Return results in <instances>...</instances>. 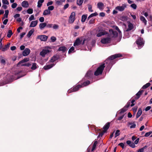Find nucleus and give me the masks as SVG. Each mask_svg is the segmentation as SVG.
<instances>
[{"label":"nucleus","instance_id":"46","mask_svg":"<svg viewBox=\"0 0 152 152\" xmlns=\"http://www.w3.org/2000/svg\"><path fill=\"white\" fill-rule=\"evenodd\" d=\"M127 110V108L126 107H125L121 110L120 113H124L125 111H126Z\"/></svg>","mask_w":152,"mask_h":152},{"label":"nucleus","instance_id":"39","mask_svg":"<svg viewBox=\"0 0 152 152\" xmlns=\"http://www.w3.org/2000/svg\"><path fill=\"white\" fill-rule=\"evenodd\" d=\"M87 18V15H83L82 16L81 21L83 22H84Z\"/></svg>","mask_w":152,"mask_h":152},{"label":"nucleus","instance_id":"64","mask_svg":"<svg viewBox=\"0 0 152 152\" xmlns=\"http://www.w3.org/2000/svg\"><path fill=\"white\" fill-rule=\"evenodd\" d=\"M16 9L18 11H20L22 10V8L21 7H18Z\"/></svg>","mask_w":152,"mask_h":152},{"label":"nucleus","instance_id":"35","mask_svg":"<svg viewBox=\"0 0 152 152\" xmlns=\"http://www.w3.org/2000/svg\"><path fill=\"white\" fill-rule=\"evenodd\" d=\"M37 68V64L35 63H33L31 69L33 70H34Z\"/></svg>","mask_w":152,"mask_h":152},{"label":"nucleus","instance_id":"12","mask_svg":"<svg viewBox=\"0 0 152 152\" xmlns=\"http://www.w3.org/2000/svg\"><path fill=\"white\" fill-rule=\"evenodd\" d=\"M110 122H108L103 127V131H104V132H106L108 130V129H109L110 126Z\"/></svg>","mask_w":152,"mask_h":152},{"label":"nucleus","instance_id":"9","mask_svg":"<svg viewBox=\"0 0 152 152\" xmlns=\"http://www.w3.org/2000/svg\"><path fill=\"white\" fill-rule=\"evenodd\" d=\"M50 52V51L48 49H43L40 52V54L42 57H44L46 54Z\"/></svg>","mask_w":152,"mask_h":152},{"label":"nucleus","instance_id":"23","mask_svg":"<svg viewBox=\"0 0 152 152\" xmlns=\"http://www.w3.org/2000/svg\"><path fill=\"white\" fill-rule=\"evenodd\" d=\"M44 2V0H39L37 3V7L39 8L42 5V3Z\"/></svg>","mask_w":152,"mask_h":152},{"label":"nucleus","instance_id":"24","mask_svg":"<svg viewBox=\"0 0 152 152\" xmlns=\"http://www.w3.org/2000/svg\"><path fill=\"white\" fill-rule=\"evenodd\" d=\"M29 60L28 58H25L22 60V61H20L19 62H18L17 64V66H18V65L20 64H21L22 63H23L24 62H26L27 61H28Z\"/></svg>","mask_w":152,"mask_h":152},{"label":"nucleus","instance_id":"49","mask_svg":"<svg viewBox=\"0 0 152 152\" xmlns=\"http://www.w3.org/2000/svg\"><path fill=\"white\" fill-rule=\"evenodd\" d=\"M119 132L120 130H116L115 134V137H116L119 135Z\"/></svg>","mask_w":152,"mask_h":152},{"label":"nucleus","instance_id":"54","mask_svg":"<svg viewBox=\"0 0 152 152\" xmlns=\"http://www.w3.org/2000/svg\"><path fill=\"white\" fill-rule=\"evenodd\" d=\"M32 65L31 63H28L22 65V66H27L28 67L31 66Z\"/></svg>","mask_w":152,"mask_h":152},{"label":"nucleus","instance_id":"20","mask_svg":"<svg viewBox=\"0 0 152 152\" xmlns=\"http://www.w3.org/2000/svg\"><path fill=\"white\" fill-rule=\"evenodd\" d=\"M142 113V111L141 108H139L138 109V112L137 114L136 118H138L141 115Z\"/></svg>","mask_w":152,"mask_h":152},{"label":"nucleus","instance_id":"31","mask_svg":"<svg viewBox=\"0 0 152 152\" xmlns=\"http://www.w3.org/2000/svg\"><path fill=\"white\" fill-rule=\"evenodd\" d=\"M66 48L65 47H61L59 48L58 51H62L63 52H65L66 50Z\"/></svg>","mask_w":152,"mask_h":152},{"label":"nucleus","instance_id":"10","mask_svg":"<svg viewBox=\"0 0 152 152\" xmlns=\"http://www.w3.org/2000/svg\"><path fill=\"white\" fill-rule=\"evenodd\" d=\"M30 50L28 48H26L23 52V55L24 56H26L29 55L30 53Z\"/></svg>","mask_w":152,"mask_h":152},{"label":"nucleus","instance_id":"22","mask_svg":"<svg viewBox=\"0 0 152 152\" xmlns=\"http://www.w3.org/2000/svg\"><path fill=\"white\" fill-rule=\"evenodd\" d=\"M46 26V23H41L39 25V28L41 30L43 29Z\"/></svg>","mask_w":152,"mask_h":152},{"label":"nucleus","instance_id":"48","mask_svg":"<svg viewBox=\"0 0 152 152\" xmlns=\"http://www.w3.org/2000/svg\"><path fill=\"white\" fill-rule=\"evenodd\" d=\"M130 7L133 9L135 10L137 8V5L135 4H133L131 5Z\"/></svg>","mask_w":152,"mask_h":152},{"label":"nucleus","instance_id":"47","mask_svg":"<svg viewBox=\"0 0 152 152\" xmlns=\"http://www.w3.org/2000/svg\"><path fill=\"white\" fill-rule=\"evenodd\" d=\"M2 3L3 4H8L9 2L7 0H2Z\"/></svg>","mask_w":152,"mask_h":152},{"label":"nucleus","instance_id":"14","mask_svg":"<svg viewBox=\"0 0 152 152\" xmlns=\"http://www.w3.org/2000/svg\"><path fill=\"white\" fill-rule=\"evenodd\" d=\"M144 91L143 90L140 91L136 94V96L135 98L136 99H138L140 96L142 94Z\"/></svg>","mask_w":152,"mask_h":152},{"label":"nucleus","instance_id":"32","mask_svg":"<svg viewBox=\"0 0 152 152\" xmlns=\"http://www.w3.org/2000/svg\"><path fill=\"white\" fill-rule=\"evenodd\" d=\"M97 15H98V14L96 12L94 13H92L91 14L88 18V20H89V19L91 18V17L94 16H96Z\"/></svg>","mask_w":152,"mask_h":152},{"label":"nucleus","instance_id":"37","mask_svg":"<svg viewBox=\"0 0 152 152\" xmlns=\"http://www.w3.org/2000/svg\"><path fill=\"white\" fill-rule=\"evenodd\" d=\"M118 145L120 146L123 149L124 148V147H125L127 146L126 143H119Z\"/></svg>","mask_w":152,"mask_h":152},{"label":"nucleus","instance_id":"50","mask_svg":"<svg viewBox=\"0 0 152 152\" xmlns=\"http://www.w3.org/2000/svg\"><path fill=\"white\" fill-rule=\"evenodd\" d=\"M17 5H18V4L16 3H13L11 7L12 8L14 9L17 7Z\"/></svg>","mask_w":152,"mask_h":152},{"label":"nucleus","instance_id":"43","mask_svg":"<svg viewBox=\"0 0 152 152\" xmlns=\"http://www.w3.org/2000/svg\"><path fill=\"white\" fill-rule=\"evenodd\" d=\"M83 0H77V4L80 6L83 3Z\"/></svg>","mask_w":152,"mask_h":152},{"label":"nucleus","instance_id":"15","mask_svg":"<svg viewBox=\"0 0 152 152\" xmlns=\"http://www.w3.org/2000/svg\"><path fill=\"white\" fill-rule=\"evenodd\" d=\"M21 5L23 7L27 8L29 6V4L28 1H24L22 2Z\"/></svg>","mask_w":152,"mask_h":152},{"label":"nucleus","instance_id":"2","mask_svg":"<svg viewBox=\"0 0 152 152\" xmlns=\"http://www.w3.org/2000/svg\"><path fill=\"white\" fill-rule=\"evenodd\" d=\"M75 12H72L69 19V23H73L75 20Z\"/></svg>","mask_w":152,"mask_h":152},{"label":"nucleus","instance_id":"6","mask_svg":"<svg viewBox=\"0 0 152 152\" xmlns=\"http://www.w3.org/2000/svg\"><path fill=\"white\" fill-rule=\"evenodd\" d=\"M109 32L110 33V37L115 38L118 36V34L116 31L111 29L109 30Z\"/></svg>","mask_w":152,"mask_h":152},{"label":"nucleus","instance_id":"33","mask_svg":"<svg viewBox=\"0 0 152 152\" xmlns=\"http://www.w3.org/2000/svg\"><path fill=\"white\" fill-rule=\"evenodd\" d=\"M13 34L12 31L11 30H9L8 31V32L7 33V37L8 38H10L11 37V35H12Z\"/></svg>","mask_w":152,"mask_h":152},{"label":"nucleus","instance_id":"55","mask_svg":"<svg viewBox=\"0 0 152 152\" xmlns=\"http://www.w3.org/2000/svg\"><path fill=\"white\" fill-rule=\"evenodd\" d=\"M54 9V7L53 6H49L48 7V9L50 11V10L51 11L53 10Z\"/></svg>","mask_w":152,"mask_h":152},{"label":"nucleus","instance_id":"25","mask_svg":"<svg viewBox=\"0 0 152 152\" xmlns=\"http://www.w3.org/2000/svg\"><path fill=\"white\" fill-rule=\"evenodd\" d=\"M140 19L141 21H142L145 24V25H146L147 24V21L145 18L143 16H141L140 17Z\"/></svg>","mask_w":152,"mask_h":152},{"label":"nucleus","instance_id":"1","mask_svg":"<svg viewBox=\"0 0 152 152\" xmlns=\"http://www.w3.org/2000/svg\"><path fill=\"white\" fill-rule=\"evenodd\" d=\"M105 67V64L104 63L101 65L94 72V75L96 76H98L101 75Z\"/></svg>","mask_w":152,"mask_h":152},{"label":"nucleus","instance_id":"7","mask_svg":"<svg viewBox=\"0 0 152 152\" xmlns=\"http://www.w3.org/2000/svg\"><path fill=\"white\" fill-rule=\"evenodd\" d=\"M48 37L45 35H41L37 36V38L40 39L41 41H46L47 40Z\"/></svg>","mask_w":152,"mask_h":152},{"label":"nucleus","instance_id":"53","mask_svg":"<svg viewBox=\"0 0 152 152\" xmlns=\"http://www.w3.org/2000/svg\"><path fill=\"white\" fill-rule=\"evenodd\" d=\"M97 143H94V144L93 145L92 148L91 149L92 151H93L95 150Z\"/></svg>","mask_w":152,"mask_h":152},{"label":"nucleus","instance_id":"51","mask_svg":"<svg viewBox=\"0 0 152 152\" xmlns=\"http://www.w3.org/2000/svg\"><path fill=\"white\" fill-rule=\"evenodd\" d=\"M35 19L33 15H31L29 18V20L30 21H31L33 20H34Z\"/></svg>","mask_w":152,"mask_h":152},{"label":"nucleus","instance_id":"30","mask_svg":"<svg viewBox=\"0 0 152 152\" xmlns=\"http://www.w3.org/2000/svg\"><path fill=\"white\" fill-rule=\"evenodd\" d=\"M127 146L129 145L132 148H134L135 147V144H137L138 143H126Z\"/></svg>","mask_w":152,"mask_h":152},{"label":"nucleus","instance_id":"29","mask_svg":"<svg viewBox=\"0 0 152 152\" xmlns=\"http://www.w3.org/2000/svg\"><path fill=\"white\" fill-rule=\"evenodd\" d=\"M58 59V58L56 56H53L50 60L51 62H53Z\"/></svg>","mask_w":152,"mask_h":152},{"label":"nucleus","instance_id":"3","mask_svg":"<svg viewBox=\"0 0 152 152\" xmlns=\"http://www.w3.org/2000/svg\"><path fill=\"white\" fill-rule=\"evenodd\" d=\"M122 55L120 54H116L109 57L108 59L106 60V61H110L113 60L116 58L121 57Z\"/></svg>","mask_w":152,"mask_h":152},{"label":"nucleus","instance_id":"38","mask_svg":"<svg viewBox=\"0 0 152 152\" xmlns=\"http://www.w3.org/2000/svg\"><path fill=\"white\" fill-rule=\"evenodd\" d=\"M147 148V146L146 145L145 146L142 148L139 149L137 151V152H143L144 150L146 149Z\"/></svg>","mask_w":152,"mask_h":152},{"label":"nucleus","instance_id":"61","mask_svg":"<svg viewBox=\"0 0 152 152\" xmlns=\"http://www.w3.org/2000/svg\"><path fill=\"white\" fill-rule=\"evenodd\" d=\"M20 14H17L14 16V18L15 19H16L18 18H19L20 17Z\"/></svg>","mask_w":152,"mask_h":152},{"label":"nucleus","instance_id":"52","mask_svg":"<svg viewBox=\"0 0 152 152\" xmlns=\"http://www.w3.org/2000/svg\"><path fill=\"white\" fill-rule=\"evenodd\" d=\"M74 50V48L73 47H71L70 49L68 51V53L69 54L72 53Z\"/></svg>","mask_w":152,"mask_h":152},{"label":"nucleus","instance_id":"18","mask_svg":"<svg viewBox=\"0 0 152 152\" xmlns=\"http://www.w3.org/2000/svg\"><path fill=\"white\" fill-rule=\"evenodd\" d=\"M10 44V43H8L7 45H5L4 47L1 48L2 51H5L7 50L9 48Z\"/></svg>","mask_w":152,"mask_h":152},{"label":"nucleus","instance_id":"28","mask_svg":"<svg viewBox=\"0 0 152 152\" xmlns=\"http://www.w3.org/2000/svg\"><path fill=\"white\" fill-rule=\"evenodd\" d=\"M50 13V12L48 9L45 10L43 13V15H49Z\"/></svg>","mask_w":152,"mask_h":152},{"label":"nucleus","instance_id":"45","mask_svg":"<svg viewBox=\"0 0 152 152\" xmlns=\"http://www.w3.org/2000/svg\"><path fill=\"white\" fill-rule=\"evenodd\" d=\"M105 132H104V131L102 132H100L99 133V135L97 137L98 139H99L100 137H102Z\"/></svg>","mask_w":152,"mask_h":152},{"label":"nucleus","instance_id":"34","mask_svg":"<svg viewBox=\"0 0 152 152\" xmlns=\"http://www.w3.org/2000/svg\"><path fill=\"white\" fill-rule=\"evenodd\" d=\"M151 85V83H148L145 85H144L142 87V88L143 89H145L149 87Z\"/></svg>","mask_w":152,"mask_h":152},{"label":"nucleus","instance_id":"16","mask_svg":"<svg viewBox=\"0 0 152 152\" xmlns=\"http://www.w3.org/2000/svg\"><path fill=\"white\" fill-rule=\"evenodd\" d=\"M136 43L137 45H141L143 44V40L140 38H138L136 41Z\"/></svg>","mask_w":152,"mask_h":152},{"label":"nucleus","instance_id":"4","mask_svg":"<svg viewBox=\"0 0 152 152\" xmlns=\"http://www.w3.org/2000/svg\"><path fill=\"white\" fill-rule=\"evenodd\" d=\"M127 7V5L126 4H123L121 6H118L116 7L115 9L116 10H118L119 11H124L125 8Z\"/></svg>","mask_w":152,"mask_h":152},{"label":"nucleus","instance_id":"21","mask_svg":"<svg viewBox=\"0 0 152 152\" xmlns=\"http://www.w3.org/2000/svg\"><path fill=\"white\" fill-rule=\"evenodd\" d=\"M133 25L132 23H129L128 24V28L126 30V31H130L133 29Z\"/></svg>","mask_w":152,"mask_h":152},{"label":"nucleus","instance_id":"44","mask_svg":"<svg viewBox=\"0 0 152 152\" xmlns=\"http://www.w3.org/2000/svg\"><path fill=\"white\" fill-rule=\"evenodd\" d=\"M82 39L80 40L79 38H77V46L80 44H81Z\"/></svg>","mask_w":152,"mask_h":152},{"label":"nucleus","instance_id":"19","mask_svg":"<svg viewBox=\"0 0 152 152\" xmlns=\"http://www.w3.org/2000/svg\"><path fill=\"white\" fill-rule=\"evenodd\" d=\"M97 5L99 9L101 10H103L104 4L102 3L99 2L98 3Z\"/></svg>","mask_w":152,"mask_h":152},{"label":"nucleus","instance_id":"57","mask_svg":"<svg viewBox=\"0 0 152 152\" xmlns=\"http://www.w3.org/2000/svg\"><path fill=\"white\" fill-rule=\"evenodd\" d=\"M51 39L52 42H54L56 40V37L53 36L51 37Z\"/></svg>","mask_w":152,"mask_h":152},{"label":"nucleus","instance_id":"36","mask_svg":"<svg viewBox=\"0 0 152 152\" xmlns=\"http://www.w3.org/2000/svg\"><path fill=\"white\" fill-rule=\"evenodd\" d=\"M106 32H100L97 34V36L98 37H100L102 35H104L106 34Z\"/></svg>","mask_w":152,"mask_h":152},{"label":"nucleus","instance_id":"8","mask_svg":"<svg viewBox=\"0 0 152 152\" xmlns=\"http://www.w3.org/2000/svg\"><path fill=\"white\" fill-rule=\"evenodd\" d=\"M111 39L110 37H107L101 39V42L103 44H106L109 43Z\"/></svg>","mask_w":152,"mask_h":152},{"label":"nucleus","instance_id":"27","mask_svg":"<svg viewBox=\"0 0 152 152\" xmlns=\"http://www.w3.org/2000/svg\"><path fill=\"white\" fill-rule=\"evenodd\" d=\"M9 13V11L8 10H7L5 11V14L4 15V17L2 18L3 20L5 18H8Z\"/></svg>","mask_w":152,"mask_h":152},{"label":"nucleus","instance_id":"11","mask_svg":"<svg viewBox=\"0 0 152 152\" xmlns=\"http://www.w3.org/2000/svg\"><path fill=\"white\" fill-rule=\"evenodd\" d=\"M93 74L92 72L91 71H88L87 72L85 76V78H86V79H89L91 78Z\"/></svg>","mask_w":152,"mask_h":152},{"label":"nucleus","instance_id":"58","mask_svg":"<svg viewBox=\"0 0 152 152\" xmlns=\"http://www.w3.org/2000/svg\"><path fill=\"white\" fill-rule=\"evenodd\" d=\"M88 10L89 12H92L93 10H92V6L91 5H89L88 6Z\"/></svg>","mask_w":152,"mask_h":152},{"label":"nucleus","instance_id":"17","mask_svg":"<svg viewBox=\"0 0 152 152\" xmlns=\"http://www.w3.org/2000/svg\"><path fill=\"white\" fill-rule=\"evenodd\" d=\"M54 64H51L46 65L44 66V69L45 70L48 69L52 68L54 66Z\"/></svg>","mask_w":152,"mask_h":152},{"label":"nucleus","instance_id":"62","mask_svg":"<svg viewBox=\"0 0 152 152\" xmlns=\"http://www.w3.org/2000/svg\"><path fill=\"white\" fill-rule=\"evenodd\" d=\"M53 26V24H46V27L48 28H50L52 27Z\"/></svg>","mask_w":152,"mask_h":152},{"label":"nucleus","instance_id":"56","mask_svg":"<svg viewBox=\"0 0 152 152\" xmlns=\"http://www.w3.org/2000/svg\"><path fill=\"white\" fill-rule=\"evenodd\" d=\"M152 133V132H147L145 133V136L146 137H147L149 136L151 133Z\"/></svg>","mask_w":152,"mask_h":152},{"label":"nucleus","instance_id":"40","mask_svg":"<svg viewBox=\"0 0 152 152\" xmlns=\"http://www.w3.org/2000/svg\"><path fill=\"white\" fill-rule=\"evenodd\" d=\"M103 142V138H101L100 137L99 139H98V137H97V139L96 140V141H95L94 142Z\"/></svg>","mask_w":152,"mask_h":152},{"label":"nucleus","instance_id":"63","mask_svg":"<svg viewBox=\"0 0 152 152\" xmlns=\"http://www.w3.org/2000/svg\"><path fill=\"white\" fill-rule=\"evenodd\" d=\"M25 34L26 33L25 32H23L20 35V39H22V38L24 37Z\"/></svg>","mask_w":152,"mask_h":152},{"label":"nucleus","instance_id":"59","mask_svg":"<svg viewBox=\"0 0 152 152\" xmlns=\"http://www.w3.org/2000/svg\"><path fill=\"white\" fill-rule=\"evenodd\" d=\"M39 20L41 22H43L44 20V18L43 17H41L39 18Z\"/></svg>","mask_w":152,"mask_h":152},{"label":"nucleus","instance_id":"26","mask_svg":"<svg viewBox=\"0 0 152 152\" xmlns=\"http://www.w3.org/2000/svg\"><path fill=\"white\" fill-rule=\"evenodd\" d=\"M34 31V29H32L31 30H30L28 32V33L27 35V36L28 37H31V36L32 35Z\"/></svg>","mask_w":152,"mask_h":152},{"label":"nucleus","instance_id":"60","mask_svg":"<svg viewBox=\"0 0 152 152\" xmlns=\"http://www.w3.org/2000/svg\"><path fill=\"white\" fill-rule=\"evenodd\" d=\"M115 29L118 31V32H119L120 34H121V31H120V30L117 26L115 27Z\"/></svg>","mask_w":152,"mask_h":152},{"label":"nucleus","instance_id":"13","mask_svg":"<svg viewBox=\"0 0 152 152\" xmlns=\"http://www.w3.org/2000/svg\"><path fill=\"white\" fill-rule=\"evenodd\" d=\"M38 23V21L37 20L35 21H33L31 22L29 27H34L36 26Z\"/></svg>","mask_w":152,"mask_h":152},{"label":"nucleus","instance_id":"41","mask_svg":"<svg viewBox=\"0 0 152 152\" xmlns=\"http://www.w3.org/2000/svg\"><path fill=\"white\" fill-rule=\"evenodd\" d=\"M76 91V87H74L73 88H71L68 91V92L69 93H70L73 91Z\"/></svg>","mask_w":152,"mask_h":152},{"label":"nucleus","instance_id":"42","mask_svg":"<svg viewBox=\"0 0 152 152\" xmlns=\"http://www.w3.org/2000/svg\"><path fill=\"white\" fill-rule=\"evenodd\" d=\"M27 12L28 14H31L33 12V10L32 8H29L27 10Z\"/></svg>","mask_w":152,"mask_h":152},{"label":"nucleus","instance_id":"5","mask_svg":"<svg viewBox=\"0 0 152 152\" xmlns=\"http://www.w3.org/2000/svg\"><path fill=\"white\" fill-rule=\"evenodd\" d=\"M90 84V81L89 80H87L86 81L83 83L81 85H78L77 86V91L80 88L86 86Z\"/></svg>","mask_w":152,"mask_h":152}]
</instances>
